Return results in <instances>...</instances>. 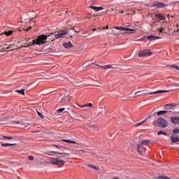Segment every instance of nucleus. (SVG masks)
Segmentation results:
<instances>
[{"instance_id": "nucleus-1", "label": "nucleus", "mask_w": 179, "mask_h": 179, "mask_svg": "<svg viewBox=\"0 0 179 179\" xmlns=\"http://www.w3.org/2000/svg\"><path fill=\"white\" fill-rule=\"evenodd\" d=\"M48 36L46 35H40L39 36H38V38L35 40L32 41V43L29 42L27 45H22L20 48H22L23 47L27 48V47H30V45H40L41 44H45V43H47V41L45 40H47Z\"/></svg>"}, {"instance_id": "nucleus-2", "label": "nucleus", "mask_w": 179, "mask_h": 179, "mask_svg": "<svg viewBox=\"0 0 179 179\" xmlns=\"http://www.w3.org/2000/svg\"><path fill=\"white\" fill-rule=\"evenodd\" d=\"M154 127H159V128H166L169 123L167 120L163 117H159L157 120L153 122Z\"/></svg>"}, {"instance_id": "nucleus-3", "label": "nucleus", "mask_w": 179, "mask_h": 179, "mask_svg": "<svg viewBox=\"0 0 179 179\" xmlns=\"http://www.w3.org/2000/svg\"><path fill=\"white\" fill-rule=\"evenodd\" d=\"M145 91H138L136 93V94H138V96H146V95H152V94H160L162 93H169V91L166 90H158L156 92H149V93H145L144 92Z\"/></svg>"}, {"instance_id": "nucleus-4", "label": "nucleus", "mask_w": 179, "mask_h": 179, "mask_svg": "<svg viewBox=\"0 0 179 179\" xmlns=\"http://www.w3.org/2000/svg\"><path fill=\"white\" fill-rule=\"evenodd\" d=\"M50 163L56 166H64V164H65V161L59 159V158H51Z\"/></svg>"}, {"instance_id": "nucleus-5", "label": "nucleus", "mask_w": 179, "mask_h": 179, "mask_svg": "<svg viewBox=\"0 0 179 179\" xmlns=\"http://www.w3.org/2000/svg\"><path fill=\"white\" fill-rule=\"evenodd\" d=\"M17 46L15 45V43H11L9 45L8 44H5L4 47L2 48V51H6L8 50V51H13L14 50H17Z\"/></svg>"}, {"instance_id": "nucleus-6", "label": "nucleus", "mask_w": 179, "mask_h": 179, "mask_svg": "<svg viewBox=\"0 0 179 179\" xmlns=\"http://www.w3.org/2000/svg\"><path fill=\"white\" fill-rule=\"evenodd\" d=\"M152 6V8H155V6L157 8H165V6H169V4L160 1H155Z\"/></svg>"}, {"instance_id": "nucleus-7", "label": "nucleus", "mask_w": 179, "mask_h": 179, "mask_svg": "<svg viewBox=\"0 0 179 179\" xmlns=\"http://www.w3.org/2000/svg\"><path fill=\"white\" fill-rule=\"evenodd\" d=\"M65 34H68V31L66 30H62L58 32V34L55 35V38L58 39V38H64V36Z\"/></svg>"}, {"instance_id": "nucleus-8", "label": "nucleus", "mask_w": 179, "mask_h": 179, "mask_svg": "<svg viewBox=\"0 0 179 179\" xmlns=\"http://www.w3.org/2000/svg\"><path fill=\"white\" fill-rule=\"evenodd\" d=\"M149 55H152L150 50H145L138 53L139 57H149Z\"/></svg>"}, {"instance_id": "nucleus-9", "label": "nucleus", "mask_w": 179, "mask_h": 179, "mask_svg": "<svg viewBox=\"0 0 179 179\" xmlns=\"http://www.w3.org/2000/svg\"><path fill=\"white\" fill-rule=\"evenodd\" d=\"M45 155H48V156H52V155H62V156H69V153L66 152H55V151H50L48 152H46Z\"/></svg>"}, {"instance_id": "nucleus-10", "label": "nucleus", "mask_w": 179, "mask_h": 179, "mask_svg": "<svg viewBox=\"0 0 179 179\" xmlns=\"http://www.w3.org/2000/svg\"><path fill=\"white\" fill-rule=\"evenodd\" d=\"M167 22L164 21L162 24L161 28H157V30L159 31V33H166V29H167Z\"/></svg>"}, {"instance_id": "nucleus-11", "label": "nucleus", "mask_w": 179, "mask_h": 179, "mask_svg": "<svg viewBox=\"0 0 179 179\" xmlns=\"http://www.w3.org/2000/svg\"><path fill=\"white\" fill-rule=\"evenodd\" d=\"M116 30H123L124 31H135L134 29L125 27H115Z\"/></svg>"}, {"instance_id": "nucleus-12", "label": "nucleus", "mask_w": 179, "mask_h": 179, "mask_svg": "<svg viewBox=\"0 0 179 179\" xmlns=\"http://www.w3.org/2000/svg\"><path fill=\"white\" fill-rule=\"evenodd\" d=\"M155 17L157 20H159V22L162 20H166V17L163 14H160V13L156 14Z\"/></svg>"}, {"instance_id": "nucleus-13", "label": "nucleus", "mask_w": 179, "mask_h": 179, "mask_svg": "<svg viewBox=\"0 0 179 179\" xmlns=\"http://www.w3.org/2000/svg\"><path fill=\"white\" fill-rule=\"evenodd\" d=\"M171 141H172L173 143H176L177 142H179L178 136H177L176 134H173L171 137Z\"/></svg>"}, {"instance_id": "nucleus-14", "label": "nucleus", "mask_w": 179, "mask_h": 179, "mask_svg": "<svg viewBox=\"0 0 179 179\" xmlns=\"http://www.w3.org/2000/svg\"><path fill=\"white\" fill-rule=\"evenodd\" d=\"M90 9H93L95 10V12H99V10H103L104 8L103 7H96V6H89Z\"/></svg>"}, {"instance_id": "nucleus-15", "label": "nucleus", "mask_w": 179, "mask_h": 179, "mask_svg": "<svg viewBox=\"0 0 179 179\" xmlns=\"http://www.w3.org/2000/svg\"><path fill=\"white\" fill-rule=\"evenodd\" d=\"M159 38H160L159 36H155L153 35L147 36V40H150V41H153L155 40H159Z\"/></svg>"}, {"instance_id": "nucleus-16", "label": "nucleus", "mask_w": 179, "mask_h": 179, "mask_svg": "<svg viewBox=\"0 0 179 179\" xmlns=\"http://www.w3.org/2000/svg\"><path fill=\"white\" fill-rule=\"evenodd\" d=\"M62 142H66V143H73L74 145H79V143H78L76 141L68 139H62Z\"/></svg>"}, {"instance_id": "nucleus-17", "label": "nucleus", "mask_w": 179, "mask_h": 179, "mask_svg": "<svg viewBox=\"0 0 179 179\" xmlns=\"http://www.w3.org/2000/svg\"><path fill=\"white\" fill-rule=\"evenodd\" d=\"M63 45L65 48H72L73 47V45L71 42L64 43Z\"/></svg>"}, {"instance_id": "nucleus-18", "label": "nucleus", "mask_w": 179, "mask_h": 179, "mask_svg": "<svg viewBox=\"0 0 179 179\" xmlns=\"http://www.w3.org/2000/svg\"><path fill=\"white\" fill-rule=\"evenodd\" d=\"M98 66H99L100 68H102L103 69H114V68H115V67H113V66H111L110 64H108L104 66L98 65Z\"/></svg>"}, {"instance_id": "nucleus-19", "label": "nucleus", "mask_w": 179, "mask_h": 179, "mask_svg": "<svg viewBox=\"0 0 179 179\" xmlns=\"http://www.w3.org/2000/svg\"><path fill=\"white\" fill-rule=\"evenodd\" d=\"M169 111L167 110H160L157 112V115H158V117H160L161 115H164V114H167Z\"/></svg>"}, {"instance_id": "nucleus-20", "label": "nucleus", "mask_w": 179, "mask_h": 179, "mask_svg": "<svg viewBox=\"0 0 179 179\" xmlns=\"http://www.w3.org/2000/svg\"><path fill=\"white\" fill-rule=\"evenodd\" d=\"M165 108L166 110H174V106L173 104H166Z\"/></svg>"}, {"instance_id": "nucleus-21", "label": "nucleus", "mask_w": 179, "mask_h": 179, "mask_svg": "<svg viewBox=\"0 0 179 179\" xmlns=\"http://www.w3.org/2000/svg\"><path fill=\"white\" fill-rule=\"evenodd\" d=\"M140 143H141V145H148V143H150V140H142V141L140 142Z\"/></svg>"}, {"instance_id": "nucleus-22", "label": "nucleus", "mask_w": 179, "mask_h": 179, "mask_svg": "<svg viewBox=\"0 0 179 179\" xmlns=\"http://www.w3.org/2000/svg\"><path fill=\"white\" fill-rule=\"evenodd\" d=\"M16 144H12V143H1V146L3 148H8V146H15Z\"/></svg>"}, {"instance_id": "nucleus-23", "label": "nucleus", "mask_w": 179, "mask_h": 179, "mask_svg": "<svg viewBox=\"0 0 179 179\" xmlns=\"http://www.w3.org/2000/svg\"><path fill=\"white\" fill-rule=\"evenodd\" d=\"M63 111H65V108H61L59 109H57L56 110V114H61V113H63Z\"/></svg>"}, {"instance_id": "nucleus-24", "label": "nucleus", "mask_w": 179, "mask_h": 179, "mask_svg": "<svg viewBox=\"0 0 179 179\" xmlns=\"http://www.w3.org/2000/svg\"><path fill=\"white\" fill-rule=\"evenodd\" d=\"M16 93H19V94H22L24 96V90H17Z\"/></svg>"}, {"instance_id": "nucleus-25", "label": "nucleus", "mask_w": 179, "mask_h": 179, "mask_svg": "<svg viewBox=\"0 0 179 179\" xmlns=\"http://www.w3.org/2000/svg\"><path fill=\"white\" fill-rule=\"evenodd\" d=\"M12 33H13V31H4V32L2 33L1 34H5L6 36H10V34H12Z\"/></svg>"}, {"instance_id": "nucleus-26", "label": "nucleus", "mask_w": 179, "mask_h": 179, "mask_svg": "<svg viewBox=\"0 0 179 179\" xmlns=\"http://www.w3.org/2000/svg\"><path fill=\"white\" fill-rule=\"evenodd\" d=\"M88 167H91L92 169H94V170H99V166H96L94 165L88 164Z\"/></svg>"}, {"instance_id": "nucleus-27", "label": "nucleus", "mask_w": 179, "mask_h": 179, "mask_svg": "<svg viewBox=\"0 0 179 179\" xmlns=\"http://www.w3.org/2000/svg\"><path fill=\"white\" fill-rule=\"evenodd\" d=\"M169 68H174V69H176L177 71H179V67L177 65L172 64L169 66Z\"/></svg>"}, {"instance_id": "nucleus-28", "label": "nucleus", "mask_w": 179, "mask_h": 179, "mask_svg": "<svg viewBox=\"0 0 179 179\" xmlns=\"http://www.w3.org/2000/svg\"><path fill=\"white\" fill-rule=\"evenodd\" d=\"M148 120H149V117L146 118L144 121L140 122V123H137L136 127H139L140 125H142V124L146 122V121H148Z\"/></svg>"}, {"instance_id": "nucleus-29", "label": "nucleus", "mask_w": 179, "mask_h": 179, "mask_svg": "<svg viewBox=\"0 0 179 179\" xmlns=\"http://www.w3.org/2000/svg\"><path fill=\"white\" fill-rule=\"evenodd\" d=\"M157 135H165V136H167V133L164 131H159L157 132Z\"/></svg>"}, {"instance_id": "nucleus-30", "label": "nucleus", "mask_w": 179, "mask_h": 179, "mask_svg": "<svg viewBox=\"0 0 179 179\" xmlns=\"http://www.w3.org/2000/svg\"><path fill=\"white\" fill-rule=\"evenodd\" d=\"M157 179H170V178L166 176H159Z\"/></svg>"}, {"instance_id": "nucleus-31", "label": "nucleus", "mask_w": 179, "mask_h": 179, "mask_svg": "<svg viewBox=\"0 0 179 179\" xmlns=\"http://www.w3.org/2000/svg\"><path fill=\"white\" fill-rule=\"evenodd\" d=\"M148 38L146 36H144L140 39L138 40V41H147Z\"/></svg>"}, {"instance_id": "nucleus-32", "label": "nucleus", "mask_w": 179, "mask_h": 179, "mask_svg": "<svg viewBox=\"0 0 179 179\" xmlns=\"http://www.w3.org/2000/svg\"><path fill=\"white\" fill-rule=\"evenodd\" d=\"M3 139H9V140L14 139V138L12 136H3Z\"/></svg>"}, {"instance_id": "nucleus-33", "label": "nucleus", "mask_w": 179, "mask_h": 179, "mask_svg": "<svg viewBox=\"0 0 179 179\" xmlns=\"http://www.w3.org/2000/svg\"><path fill=\"white\" fill-rule=\"evenodd\" d=\"M84 107H93V104L92 103H89L84 105Z\"/></svg>"}, {"instance_id": "nucleus-34", "label": "nucleus", "mask_w": 179, "mask_h": 179, "mask_svg": "<svg viewBox=\"0 0 179 179\" xmlns=\"http://www.w3.org/2000/svg\"><path fill=\"white\" fill-rule=\"evenodd\" d=\"M174 135L177 134H179V129H175L173 131Z\"/></svg>"}, {"instance_id": "nucleus-35", "label": "nucleus", "mask_w": 179, "mask_h": 179, "mask_svg": "<svg viewBox=\"0 0 179 179\" xmlns=\"http://www.w3.org/2000/svg\"><path fill=\"white\" fill-rule=\"evenodd\" d=\"M36 113H37L38 117H41V118H44V115H43L41 114V113H40V112H38V111H37Z\"/></svg>"}, {"instance_id": "nucleus-36", "label": "nucleus", "mask_w": 179, "mask_h": 179, "mask_svg": "<svg viewBox=\"0 0 179 179\" xmlns=\"http://www.w3.org/2000/svg\"><path fill=\"white\" fill-rule=\"evenodd\" d=\"M28 159L29 160H31V162H33V160H34V157L31 155L28 156Z\"/></svg>"}, {"instance_id": "nucleus-37", "label": "nucleus", "mask_w": 179, "mask_h": 179, "mask_svg": "<svg viewBox=\"0 0 179 179\" xmlns=\"http://www.w3.org/2000/svg\"><path fill=\"white\" fill-rule=\"evenodd\" d=\"M141 148H142V144H138V145H137V150H141Z\"/></svg>"}, {"instance_id": "nucleus-38", "label": "nucleus", "mask_w": 179, "mask_h": 179, "mask_svg": "<svg viewBox=\"0 0 179 179\" xmlns=\"http://www.w3.org/2000/svg\"><path fill=\"white\" fill-rule=\"evenodd\" d=\"M171 85H172V86H177L178 87H179V84L178 83H173Z\"/></svg>"}, {"instance_id": "nucleus-39", "label": "nucleus", "mask_w": 179, "mask_h": 179, "mask_svg": "<svg viewBox=\"0 0 179 179\" xmlns=\"http://www.w3.org/2000/svg\"><path fill=\"white\" fill-rule=\"evenodd\" d=\"M52 146H53V148H56L57 149H60L61 148L59 145H55V144L53 145Z\"/></svg>"}, {"instance_id": "nucleus-40", "label": "nucleus", "mask_w": 179, "mask_h": 179, "mask_svg": "<svg viewBox=\"0 0 179 179\" xmlns=\"http://www.w3.org/2000/svg\"><path fill=\"white\" fill-rule=\"evenodd\" d=\"M138 150V152L139 153V155H143L142 150Z\"/></svg>"}, {"instance_id": "nucleus-41", "label": "nucleus", "mask_w": 179, "mask_h": 179, "mask_svg": "<svg viewBox=\"0 0 179 179\" xmlns=\"http://www.w3.org/2000/svg\"><path fill=\"white\" fill-rule=\"evenodd\" d=\"M31 27H29V28L28 29H26L25 30H26V31H29V30H30V29H31Z\"/></svg>"}, {"instance_id": "nucleus-42", "label": "nucleus", "mask_w": 179, "mask_h": 179, "mask_svg": "<svg viewBox=\"0 0 179 179\" xmlns=\"http://www.w3.org/2000/svg\"><path fill=\"white\" fill-rule=\"evenodd\" d=\"M96 30H97V29L94 28V29H92V31H96Z\"/></svg>"}, {"instance_id": "nucleus-43", "label": "nucleus", "mask_w": 179, "mask_h": 179, "mask_svg": "<svg viewBox=\"0 0 179 179\" xmlns=\"http://www.w3.org/2000/svg\"><path fill=\"white\" fill-rule=\"evenodd\" d=\"M15 124H20V122L18 121V122H14Z\"/></svg>"}, {"instance_id": "nucleus-44", "label": "nucleus", "mask_w": 179, "mask_h": 179, "mask_svg": "<svg viewBox=\"0 0 179 179\" xmlns=\"http://www.w3.org/2000/svg\"><path fill=\"white\" fill-rule=\"evenodd\" d=\"M103 29H108V26L105 27H103Z\"/></svg>"}, {"instance_id": "nucleus-45", "label": "nucleus", "mask_w": 179, "mask_h": 179, "mask_svg": "<svg viewBox=\"0 0 179 179\" xmlns=\"http://www.w3.org/2000/svg\"><path fill=\"white\" fill-rule=\"evenodd\" d=\"M80 107L83 108V107H86V106H85V105H82V106H80Z\"/></svg>"}, {"instance_id": "nucleus-46", "label": "nucleus", "mask_w": 179, "mask_h": 179, "mask_svg": "<svg viewBox=\"0 0 179 179\" xmlns=\"http://www.w3.org/2000/svg\"><path fill=\"white\" fill-rule=\"evenodd\" d=\"M98 30H99V31H100L101 30V28L99 27Z\"/></svg>"}, {"instance_id": "nucleus-47", "label": "nucleus", "mask_w": 179, "mask_h": 179, "mask_svg": "<svg viewBox=\"0 0 179 179\" xmlns=\"http://www.w3.org/2000/svg\"><path fill=\"white\" fill-rule=\"evenodd\" d=\"M179 31V29H177V31Z\"/></svg>"}, {"instance_id": "nucleus-48", "label": "nucleus", "mask_w": 179, "mask_h": 179, "mask_svg": "<svg viewBox=\"0 0 179 179\" xmlns=\"http://www.w3.org/2000/svg\"><path fill=\"white\" fill-rule=\"evenodd\" d=\"M121 13H124V12H123V11H122V12H121Z\"/></svg>"}, {"instance_id": "nucleus-49", "label": "nucleus", "mask_w": 179, "mask_h": 179, "mask_svg": "<svg viewBox=\"0 0 179 179\" xmlns=\"http://www.w3.org/2000/svg\"><path fill=\"white\" fill-rule=\"evenodd\" d=\"M0 141H2V138H0Z\"/></svg>"}, {"instance_id": "nucleus-50", "label": "nucleus", "mask_w": 179, "mask_h": 179, "mask_svg": "<svg viewBox=\"0 0 179 179\" xmlns=\"http://www.w3.org/2000/svg\"><path fill=\"white\" fill-rule=\"evenodd\" d=\"M27 125H30V124H27Z\"/></svg>"}, {"instance_id": "nucleus-51", "label": "nucleus", "mask_w": 179, "mask_h": 179, "mask_svg": "<svg viewBox=\"0 0 179 179\" xmlns=\"http://www.w3.org/2000/svg\"><path fill=\"white\" fill-rule=\"evenodd\" d=\"M81 152H85V151H83V150H81Z\"/></svg>"}]
</instances>
